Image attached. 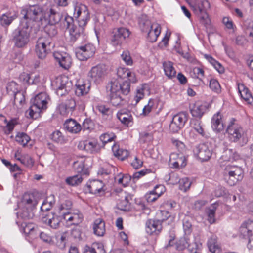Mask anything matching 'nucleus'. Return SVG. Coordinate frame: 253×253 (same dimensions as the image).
<instances>
[{
    "mask_svg": "<svg viewBox=\"0 0 253 253\" xmlns=\"http://www.w3.org/2000/svg\"><path fill=\"white\" fill-rule=\"evenodd\" d=\"M87 11H88V8L84 4L80 2L74 3V17L79 16Z\"/></svg>",
    "mask_w": 253,
    "mask_h": 253,
    "instance_id": "nucleus-45",
    "label": "nucleus"
},
{
    "mask_svg": "<svg viewBox=\"0 0 253 253\" xmlns=\"http://www.w3.org/2000/svg\"><path fill=\"white\" fill-rule=\"evenodd\" d=\"M183 229L185 233H190L192 231V224L191 219L188 216H186L183 220Z\"/></svg>",
    "mask_w": 253,
    "mask_h": 253,
    "instance_id": "nucleus-53",
    "label": "nucleus"
},
{
    "mask_svg": "<svg viewBox=\"0 0 253 253\" xmlns=\"http://www.w3.org/2000/svg\"><path fill=\"white\" fill-rule=\"evenodd\" d=\"M163 69L166 76L169 78L172 79L176 76V72L173 67V64L169 61H164L163 63Z\"/></svg>",
    "mask_w": 253,
    "mask_h": 253,
    "instance_id": "nucleus-36",
    "label": "nucleus"
},
{
    "mask_svg": "<svg viewBox=\"0 0 253 253\" xmlns=\"http://www.w3.org/2000/svg\"><path fill=\"white\" fill-rule=\"evenodd\" d=\"M60 19L61 15L60 13L51 8L46 7L42 25H55L58 23Z\"/></svg>",
    "mask_w": 253,
    "mask_h": 253,
    "instance_id": "nucleus-16",
    "label": "nucleus"
},
{
    "mask_svg": "<svg viewBox=\"0 0 253 253\" xmlns=\"http://www.w3.org/2000/svg\"><path fill=\"white\" fill-rule=\"evenodd\" d=\"M14 158L26 167L31 168L34 165L35 162L33 159L27 154H22L20 150L15 152Z\"/></svg>",
    "mask_w": 253,
    "mask_h": 253,
    "instance_id": "nucleus-25",
    "label": "nucleus"
},
{
    "mask_svg": "<svg viewBox=\"0 0 253 253\" xmlns=\"http://www.w3.org/2000/svg\"><path fill=\"white\" fill-rule=\"evenodd\" d=\"M54 204V196L53 195H50L44 200L41 206V209L43 211H47L53 207Z\"/></svg>",
    "mask_w": 253,
    "mask_h": 253,
    "instance_id": "nucleus-42",
    "label": "nucleus"
},
{
    "mask_svg": "<svg viewBox=\"0 0 253 253\" xmlns=\"http://www.w3.org/2000/svg\"><path fill=\"white\" fill-rule=\"evenodd\" d=\"M179 189L184 192H186L188 190L191 186V183L187 177L180 179L179 182Z\"/></svg>",
    "mask_w": 253,
    "mask_h": 253,
    "instance_id": "nucleus-52",
    "label": "nucleus"
},
{
    "mask_svg": "<svg viewBox=\"0 0 253 253\" xmlns=\"http://www.w3.org/2000/svg\"><path fill=\"white\" fill-rule=\"evenodd\" d=\"M116 136L113 132H106L100 136V140L104 145L108 142H111L114 141Z\"/></svg>",
    "mask_w": 253,
    "mask_h": 253,
    "instance_id": "nucleus-49",
    "label": "nucleus"
},
{
    "mask_svg": "<svg viewBox=\"0 0 253 253\" xmlns=\"http://www.w3.org/2000/svg\"><path fill=\"white\" fill-rule=\"evenodd\" d=\"M170 215V213L168 211L166 210H160L157 212L156 220L160 221L162 224L163 222L167 220Z\"/></svg>",
    "mask_w": 253,
    "mask_h": 253,
    "instance_id": "nucleus-51",
    "label": "nucleus"
},
{
    "mask_svg": "<svg viewBox=\"0 0 253 253\" xmlns=\"http://www.w3.org/2000/svg\"><path fill=\"white\" fill-rule=\"evenodd\" d=\"M239 233L244 238H250L253 235V220L244 222L239 228Z\"/></svg>",
    "mask_w": 253,
    "mask_h": 253,
    "instance_id": "nucleus-28",
    "label": "nucleus"
},
{
    "mask_svg": "<svg viewBox=\"0 0 253 253\" xmlns=\"http://www.w3.org/2000/svg\"><path fill=\"white\" fill-rule=\"evenodd\" d=\"M16 223L18 226H20V230L21 232L29 236L31 239H34L38 237V230L32 223L26 222L21 223L20 221H17Z\"/></svg>",
    "mask_w": 253,
    "mask_h": 253,
    "instance_id": "nucleus-19",
    "label": "nucleus"
},
{
    "mask_svg": "<svg viewBox=\"0 0 253 253\" xmlns=\"http://www.w3.org/2000/svg\"><path fill=\"white\" fill-rule=\"evenodd\" d=\"M46 7H41L39 5L30 6L27 10H23L24 13V19L28 22L27 19H31L35 21L41 22L42 24V19Z\"/></svg>",
    "mask_w": 253,
    "mask_h": 253,
    "instance_id": "nucleus-7",
    "label": "nucleus"
},
{
    "mask_svg": "<svg viewBox=\"0 0 253 253\" xmlns=\"http://www.w3.org/2000/svg\"><path fill=\"white\" fill-rule=\"evenodd\" d=\"M199 14L200 23L205 26L208 25L210 22V20L207 12H202L199 13Z\"/></svg>",
    "mask_w": 253,
    "mask_h": 253,
    "instance_id": "nucleus-64",
    "label": "nucleus"
},
{
    "mask_svg": "<svg viewBox=\"0 0 253 253\" xmlns=\"http://www.w3.org/2000/svg\"><path fill=\"white\" fill-rule=\"evenodd\" d=\"M222 23L225 27L229 30H234L236 28V26L232 18L229 17H224L222 19Z\"/></svg>",
    "mask_w": 253,
    "mask_h": 253,
    "instance_id": "nucleus-54",
    "label": "nucleus"
},
{
    "mask_svg": "<svg viewBox=\"0 0 253 253\" xmlns=\"http://www.w3.org/2000/svg\"><path fill=\"white\" fill-rule=\"evenodd\" d=\"M7 91L8 93L14 96V104L19 103L21 106L25 101V98L22 93L18 91V85L14 81L9 82L6 85Z\"/></svg>",
    "mask_w": 253,
    "mask_h": 253,
    "instance_id": "nucleus-15",
    "label": "nucleus"
},
{
    "mask_svg": "<svg viewBox=\"0 0 253 253\" xmlns=\"http://www.w3.org/2000/svg\"><path fill=\"white\" fill-rule=\"evenodd\" d=\"M30 140V137L24 132H19L15 136L16 141L23 146H25Z\"/></svg>",
    "mask_w": 253,
    "mask_h": 253,
    "instance_id": "nucleus-48",
    "label": "nucleus"
},
{
    "mask_svg": "<svg viewBox=\"0 0 253 253\" xmlns=\"http://www.w3.org/2000/svg\"><path fill=\"white\" fill-rule=\"evenodd\" d=\"M190 74L193 78L201 81L205 76V71L203 68L195 67L192 69Z\"/></svg>",
    "mask_w": 253,
    "mask_h": 253,
    "instance_id": "nucleus-46",
    "label": "nucleus"
},
{
    "mask_svg": "<svg viewBox=\"0 0 253 253\" xmlns=\"http://www.w3.org/2000/svg\"><path fill=\"white\" fill-rule=\"evenodd\" d=\"M71 83L66 76L57 77L52 82V85L56 93L60 96L67 94L70 88Z\"/></svg>",
    "mask_w": 253,
    "mask_h": 253,
    "instance_id": "nucleus-8",
    "label": "nucleus"
},
{
    "mask_svg": "<svg viewBox=\"0 0 253 253\" xmlns=\"http://www.w3.org/2000/svg\"><path fill=\"white\" fill-rule=\"evenodd\" d=\"M85 159L81 158L75 161L73 163V168L75 170L82 175H89L88 169L85 166Z\"/></svg>",
    "mask_w": 253,
    "mask_h": 253,
    "instance_id": "nucleus-31",
    "label": "nucleus"
},
{
    "mask_svg": "<svg viewBox=\"0 0 253 253\" xmlns=\"http://www.w3.org/2000/svg\"><path fill=\"white\" fill-rule=\"evenodd\" d=\"M36 205L33 195L25 194L21 202L18 203L19 211L17 213L18 219L26 220L33 217V209Z\"/></svg>",
    "mask_w": 253,
    "mask_h": 253,
    "instance_id": "nucleus-4",
    "label": "nucleus"
},
{
    "mask_svg": "<svg viewBox=\"0 0 253 253\" xmlns=\"http://www.w3.org/2000/svg\"><path fill=\"white\" fill-rule=\"evenodd\" d=\"M145 197L147 201L149 203L154 202L159 198L152 190L148 192L145 194Z\"/></svg>",
    "mask_w": 253,
    "mask_h": 253,
    "instance_id": "nucleus-61",
    "label": "nucleus"
},
{
    "mask_svg": "<svg viewBox=\"0 0 253 253\" xmlns=\"http://www.w3.org/2000/svg\"><path fill=\"white\" fill-rule=\"evenodd\" d=\"M194 155L201 162L208 161L210 159L212 154V151L209 146L205 143L200 144L193 150Z\"/></svg>",
    "mask_w": 253,
    "mask_h": 253,
    "instance_id": "nucleus-13",
    "label": "nucleus"
},
{
    "mask_svg": "<svg viewBox=\"0 0 253 253\" xmlns=\"http://www.w3.org/2000/svg\"><path fill=\"white\" fill-rule=\"evenodd\" d=\"M150 85L147 84H143L138 86L134 96L135 104H137L143 99L145 94L149 95L150 94Z\"/></svg>",
    "mask_w": 253,
    "mask_h": 253,
    "instance_id": "nucleus-30",
    "label": "nucleus"
},
{
    "mask_svg": "<svg viewBox=\"0 0 253 253\" xmlns=\"http://www.w3.org/2000/svg\"><path fill=\"white\" fill-rule=\"evenodd\" d=\"M95 52V47L90 43L81 45L75 49L76 56L81 61H85L92 57Z\"/></svg>",
    "mask_w": 253,
    "mask_h": 253,
    "instance_id": "nucleus-10",
    "label": "nucleus"
},
{
    "mask_svg": "<svg viewBox=\"0 0 253 253\" xmlns=\"http://www.w3.org/2000/svg\"><path fill=\"white\" fill-rule=\"evenodd\" d=\"M163 228L160 221L156 219H149L146 223V231L150 235H158Z\"/></svg>",
    "mask_w": 253,
    "mask_h": 253,
    "instance_id": "nucleus-21",
    "label": "nucleus"
},
{
    "mask_svg": "<svg viewBox=\"0 0 253 253\" xmlns=\"http://www.w3.org/2000/svg\"><path fill=\"white\" fill-rule=\"evenodd\" d=\"M78 147L80 150L93 153L97 151L98 145L96 140H85L80 141Z\"/></svg>",
    "mask_w": 253,
    "mask_h": 253,
    "instance_id": "nucleus-24",
    "label": "nucleus"
},
{
    "mask_svg": "<svg viewBox=\"0 0 253 253\" xmlns=\"http://www.w3.org/2000/svg\"><path fill=\"white\" fill-rule=\"evenodd\" d=\"M223 176L228 185L234 186L243 179L244 170L240 167L228 165L223 169Z\"/></svg>",
    "mask_w": 253,
    "mask_h": 253,
    "instance_id": "nucleus-5",
    "label": "nucleus"
},
{
    "mask_svg": "<svg viewBox=\"0 0 253 253\" xmlns=\"http://www.w3.org/2000/svg\"><path fill=\"white\" fill-rule=\"evenodd\" d=\"M64 127L67 131L72 133H77L81 130L80 124L72 119L66 120L64 123Z\"/></svg>",
    "mask_w": 253,
    "mask_h": 253,
    "instance_id": "nucleus-32",
    "label": "nucleus"
},
{
    "mask_svg": "<svg viewBox=\"0 0 253 253\" xmlns=\"http://www.w3.org/2000/svg\"><path fill=\"white\" fill-rule=\"evenodd\" d=\"M62 216L68 225H77L81 223L83 219V215L78 211L74 212H63Z\"/></svg>",
    "mask_w": 253,
    "mask_h": 253,
    "instance_id": "nucleus-22",
    "label": "nucleus"
},
{
    "mask_svg": "<svg viewBox=\"0 0 253 253\" xmlns=\"http://www.w3.org/2000/svg\"><path fill=\"white\" fill-rule=\"evenodd\" d=\"M75 106V101L71 98L60 103L57 107V111L63 116H67L72 113Z\"/></svg>",
    "mask_w": 253,
    "mask_h": 253,
    "instance_id": "nucleus-20",
    "label": "nucleus"
},
{
    "mask_svg": "<svg viewBox=\"0 0 253 253\" xmlns=\"http://www.w3.org/2000/svg\"><path fill=\"white\" fill-rule=\"evenodd\" d=\"M126 28H114L108 35V42L114 47L120 46L126 40Z\"/></svg>",
    "mask_w": 253,
    "mask_h": 253,
    "instance_id": "nucleus-6",
    "label": "nucleus"
},
{
    "mask_svg": "<svg viewBox=\"0 0 253 253\" xmlns=\"http://www.w3.org/2000/svg\"><path fill=\"white\" fill-rule=\"evenodd\" d=\"M31 28L25 20H22L19 27L12 34V41L17 48H24L30 41Z\"/></svg>",
    "mask_w": 253,
    "mask_h": 253,
    "instance_id": "nucleus-3",
    "label": "nucleus"
},
{
    "mask_svg": "<svg viewBox=\"0 0 253 253\" xmlns=\"http://www.w3.org/2000/svg\"><path fill=\"white\" fill-rule=\"evenodd\" d=\"M76 94L80 96L86 94L90 89V84L88 81L80 78L76 83Z\"/></svg>",
    "mask_w": 253,
    "mask_h": 253,
    "instance_id": "nucleus-23",
    "label": "nucleus"
},
{
    "mask_svg": "<svg viewBox=\"0 0 253 253\" xmlns=\"http://www.w3.org/2000/svg\"><path fill=\"white\" fill-rule=\"evenodd\" d=\"M206 108L200 102H195L190 108V113L192 116L201 118L205 113Z\"/></svg>",
    "mask_w": 253,
    "mask_h": 253,
    "instance_id": "nucleus-33",
    "label": "nucleus"
},
{
    "mask_svg": "<svg viewBox=\"0 0 253 253\" xmlns=\"http://www.w3.org/2000/svg\"><path fill=\"white\" fill-rule=\"evenodd\" d=\"M50 98L45 92H41L31 99V105L26 111L25 115L27 118L37 119L40 116L42 110L47 108Z\"/></svg>",
    "mask_w": 253,
    "mask_h": 253,
    "instance_id": "nucleus-2",
    "label": "nucleus"
},
{
    "mask_svg": "<svg viewBox=\"0 0 253 253\" xmlns=\"http://www.w3.org/2000/svg\"><path fill=\"white\" fill-rule=\"evenodd\" d=\"M216 203L213 204V209L209 210L208 213V220L210 224L214 223L215 221V214L216 209Z\"/></svg>",
    "mask_w": 253,
    "mask_h": 253,
    "instance_id": "nucleus-56",
    "label": "nucleus"
},
{
    "mask_svg": "<svg viewBox=\"0 0 253 253\" xmlns=\"http://www.w3.org/2000/svg\"><path fill=\"white\" fill-rule=\"evenodd\" d=\"M169 163L170 168L179 169L186 166L187 159L182 153L173 152L169 155Z\"/></svg>",
    "mask_w": 253,
    "mask_h": 253,
    "instance_id": "nucleus-12",
    "label": "nucleus"
},
{
    "mask_svg": "<svg viewBox=\"0 0 253 253\" xmlns=\"http://www.w3.org/2000/svg\"><path fill=\"white\" fill-rule=\"evenodd\" d=\"M93 228L95 235L98 236H103L105 232L104 222L100 218L97 219L94 222Z\"/></svg>",
    "mask_w": 253,
    "mask_h": 253,
    "instance_id": "nucleus-37",
    "label": "nucleus"
},
{
    "mask_svg": "<svg viewBox=\"0 0 253 253\" xmlns=\"http://www.w3.org/2000/svg\"><path fill=\"white\" fill-rule=\"evenodd\" d=\"M126 69L120 67L117 71V79H113L106 86L111 103L118 106L126 103Z\"/></svg>",
    "mask_w": 253,
    "mask_h": 253,
    "instance_id": "nucleus-1",
    "label": "nucleus"
},
{
    "mask_svg": "<svg viewBox=\"0 0 253 253\" xmlns=\"http://www.w3.org/2000/svg\"><path fill=\"white\" fill-rule=\"evenodd\" d=\"M238 90L241 98L247 104H253V97L249 89L242 83H238Z\"/></svg>",
    "mask_w": 253,
    "mask_h": 253,
    "instance_id": "nucleus-26",
    "label": "nucleus"
},
{
    "mask_svg": "<svg viewBox=\"0 0 253 253\" xmlns=\"http://www.w3.org/2000/svg\"><path fill=\"white\" fill-rule=\"evenodd\" d=\"M43 222L49 225L51 227L56 229L58 227L60 220V218L54 214H49L47 217L42 219Z\"/></svg>",
    "mask_w": 253,
    "mask_h": 253,
    "instance_id": "nucleus-35",
    "label": "nucleus"
},
{
    "mask_svg": "<svg viewBox=\"0 0 253 253\" xmlns=\"http://www.w3.org/2000/svg\"><path fill=\"white\" fill-rule=\"evenodd\" d=\"M210 87L216 93H219L221 91V87L219 82L216 79H212L210 81Z\"/></svg>",
    "mask_w": 253,
    "mask_h": 253,
    "instance_id": "nucleus-55",
    "label": "nucleus"
},
{
    "mask_svg": "<svg viewBox=\"0 0 253 253\" xmlns=\"http://www.w3.org/2000/svg\"><path fill=\"white\" fill-rule=\"evenodd\" d=\"M154 25L152 24L149 20H146L140 24V27L142 32L147 33L154 27Z\"/></svg>",
    "mask_w": 253,
    "mask_h": 253,
    "instance_id": "nucleus-58",
    "label": "nucleus"
},
{
    "mask_svg": "<svg viewBox=\"0 0 253 253\" xmlns=\"http://www.w3.org/2000/svg\"><path fill=\"white\" fill-rule=\"evenodd\" d=\"M207 246L211 253H221L222 249L216 236L212 235L208 240Z\"/></svg>",
    "mask_w": 253,
    "mask_h": 253,
    "instance_id": "nucleus-29",
    "label": "nucleus"
},
{
    "mask_svg": "<svg viewBox=\"0 0 253 253\" xmlns=\"http://www.w3.org/2000/svg\"><path fill=\"white\" fill-rule=\"evenodd\" d=\"M106 73L105 67L97 65L92 67L88 73V76L95 84H100L103 80Z\"/></svg>",
    "mask_w": 253,
    "mask_h": 253,
    "instance_id": "nucleus-14",
    "label": "nucleus"
},
{
    "mask_svg": "<svg viewBox=\"0 0 253 253\" xmlns=\"http://www.w3.org/2000/svg\"><path fill=\"white\" fill-rule=\"evenodd\" d=\"M51 139L56 142L60 143L63 141V137L60 131L56 130L52 133Z\"/></svg>",
    "mask_w": 253,
    "mask_h": 253,
    "instance_id": "nucleus-63",
    "label": "nucleus"
},
{
    "mask_svg": "<svg viewBox=\"0 0 253 253\" xmlns=\"http://www.w3.org/2000/svg\"><path fill=\"white\" fill-rule=\"evenodd\" d=\"M171 142L172 145L179 151L180 152L183 151L185 149V145L183 142L182 141L176 139L174 138H172L171 139Z\"/></svg>",
    "mask_w": 253,
    "mask_h": 253,
    "instance_id": "nucleus-59",
    "label": "nucleus"
},
{
    "mask_svg": "<svg viewBox=\"0 0 253 253\" xmlns=\"http://www.w3.org/2000/svg\"><path fill=\"white\" fill-rule=\"evenodd\" d=\"M6 126H2V130L5 134H9L13 130L14 127L18 124V120L16 118L12 119L8 121L6 119L4 120Z\"/></svg>",
    "mask_w": 253,
    "mask_h": 253,
    "instance_id": "nucleus-39",
    "label": "nucleus"
},
{
    "mask_svg": "<svg viewBox=\"0 0 253 253\" xmlns=\"http://www.w3.org/2000/svg\"><path fill=\"white\" fill-rule=\"evenodd\" d=\"M211 127L214 131L220 132L224 129V125L222 121V115L218 112L212 117Z\"/></svg>",
    "mask_w": 253,
    "mask_h": 253,
    "instance_id": "nucleus-27",
    "label": "nucleus"
},
{
    "mask_svg": "<svg viewBox=\"0 0 253 253\" xmlns=\"http://www.w3.org/2000/svg\"><path fill=\"white\" fill-rule=\"evenodd\" d=\"M157 107V101L154 99H150L147 104L144 107L142 115L144 116L148 115L151 111L155 110Z\"/></svg>",
    "mask_w": 253,
    "mask_h": 253,
    "instance_id": "nucleus-43",
    "label": "nucleus"
},
{
    "mask_svg": "<svg viewBox=\"0 0 253 253\" xmlns=\"http://www.w3.org/2000/svg\"><path fill=\"white\" fill-rule=\"evenodd\" d=\"M52 39L49 37L38 38L35 46V53L39 59H44L46 57Z\"/></svg>",
    "mask_w": 253,
    "mask_h": 253,
    "instance_id": "nucleus-9",
    "label": "nucleus"
},
{
    "mask_svg": "<svg viewBox=\"0 0 253 253\" xmlns=\"http://www.w3.org/2000/svg\"><path fill=\"white\" fill-rule=\"evenodd\" d=\"M53 56L63 68L68 69L71 67L72 61L69 54L65 52L57 51L53 53Z\"/></svg>",
    "mask_w": 253,
    "mask_h": 253,
    "instance_id": "nucleus-18",
    "label": "nucleus"
},
{
    "mask_svg": "<svg viewBox=\"0 0 253 253\" xmlns=\"http://www.w3.org/2000/svg\"><path fill=\"white\" fill-rule=\"evenodd\" d=\"M210 7V3L207 0H200L195 5L194 10L196 12H206Z\"/></svg>",
    "mask_w": 253,
    "mask_h": 253,
    "instance_id": "nucleus-41",
    "label": "nucleus"
},
{
    "mask_svg": "<svg viewBox=\"0 0 253 253\" xmlns=\"http://www.w3.org/2000/svg\"><path fill=\"white\" fill-rule=\"evenodd\" d=\"M70 34L71 36L77 39L81 34L84 32V27H72L69 30Z\"/></svg>",
    "mask_w": 253,
    "mask_h": 253,
    "instance_id": "nucleus-57",
    "label": "nucleus"
},
{
    "mask_svg": "<svg viewBox=\"0 0 253 253\" xmlns=\"http://www.w3.org/2000/svg\"><path fill=\"white\" fill-rule=\"evenodd\" d=\"M152 170L150 169H144L138 172H136L133 174V178L138 179L140 177L147 174L151 173Z\"/></svg>",
    "mask_w": 253,
    "mask_h": 253,
    "instance_id": "nucleus-62",
    "label": "nucleus"
},
{
    "mask_svg": "<svg viewBox=\"0 0 253 253\" xmlns=\"http://www.w3.org/2000/svg\"><path fill=\"white\" fill-rule=\"evenodd\" d=\"M187 119L188 115L185 112H180L175 115L169 124V130L172 133L178 132L184 126Z\"/></svg>",
    "mask_w": 253,
    "mask_h": 253,
    "instance_id": "nucleus-11",
    "label": "nucleus"
},
{
    "mask_svg": "<svg viewBox=\"0 0 253 253\" xmlns=\"http://www.w3.org/2000/svg\"><path fill=\"white\" fill-rule=\"evenodd\" d=\"M83 181V178L81 175H76L73 176L67 177L65 181L69 185L75 186L80 184Z\"/></svg>",
    "mask_w": 253,
    "mask_h": 253,
    "instance_id": "nucleus-50",
    "label": "nucleus"
},
{
    "mask_svg": "<svg viewBox=\"0 0 253 253\" xmlns=\"http://www.w3.org/2000/svg\"><path fill=\"white\" fill-rule=\"evenodd\" d=\"M15 18V16L11 15V13H6L2 14L0 17V22L2 26H7L11 24Z\"/></svg>",
    "mask_w": 253,
    "mask_h": 253,
    "instance_id": "nucleus-47",
    "label": "nucleus"
},
{
    "mask_svg": "<svg viewBox=\"0 0 253 253\" xmlns=\"http://www.w3.org/2000/svg\"><path fill=\"white\" fill-rule=\"evenodd\" d=\"M192 242H190V240L186 237L181 238L175 244L176 249L179 251H182L187 248L189 251V247L191 245Z\"/></svg>",
    "mask_w": 253,
    "mask_h": 253,
    "instance_id": "nucleus-40",
    "label": "nucleus"
},
{
    "mask_svg": "<svg viewBox=\"0 0 253 253\" xmlns=\"http://www.w3.org/2000/svg\"><path fill=\"white\" fill-rule=\"evenodd\" d=\"M226 131L229 140L233 142H237L241 139H244L246 135L244 129L239 126L235 128H227Z\"/></svg>",
    "mask_w": 253,
    "mask_h": 253,
    "instance_id": "nucleus-17",
    "label": "nucleus"
},
{
    "mask_svg": "<svg viewBox=\"0 0 253 253\" xmlns=\"http://www.w3.org/2000/svg\"><path fill=\"white\" fill-rule=\"evenodd\" d=\"M38 236L40 237V239L44 242L50 244L53 242L52 237L44 232H38Z\"/></svg>",
    "mask_w": 253,
    "mask_h": 253,
    "instance_id": "nucleus-60",
    "label": "nucleus"
},
{
    "mask_svg": "<svg viewBox=\"0 0 253 253\" xmlns=\"http://www.w3.org/2000/svg\"><path fill=\"white\" fill-rule=\"evenodd\" d=\"M74 17L77 19L79 26L80 27L84 28L89 20V11H87L85 13H83V14H80L79 16H75Z\"/></svg>",
    "mask_w": 253,
    "mask_h": 253,
    "instance_id": "nucleus-44",
    "label": "nucleus"
},
{
    "mask_svg": "<svg viewBox=\"0 0 253 253\" xmlns=\"http://www.w3.org/2000/svg\"><path fill=\"white\" fill-rule=\"evenodd\" d=\"M161 32V27L158 24H155L154 26L147 33V39L151 42H155Z\"/></svg>",
    "mask_w": 253,
    "mask_h": 253,
    "instance_id": "nucleus-34",
    "label": "nucleus"
},
{
    "mask_svg": "<svg viewBox=\"0 0 253 253\" xmlns=\"http://www.w3.org/2000/svg\"><path fill=\"white\" fill-rule=\"evenodd\" d=\"M87 186L90 192L93 194L99 193L103 189L104 185L101 181L93 180L87 184Z\"/></svg>",
    "mask_w": 253,
    "mask_h": 253,
    "instance_id": "nucleus-38",
    "label": "nucleus"
}]
</instances>
